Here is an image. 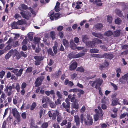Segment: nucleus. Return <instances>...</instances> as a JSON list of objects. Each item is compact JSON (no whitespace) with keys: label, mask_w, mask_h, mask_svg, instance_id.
Here are the masks:
<instances>
[{"label":"nucleus","mask_w":128,"mask_h":128,"mask_svg":"<svg viewBox=\"0 0 128 128\" xmlns=\"http://www.w3.org/2000/svg\"><path fill=\"white\" fill-rule=\"evenodd\" d=\"M70 48L73 50H75L76 48V45L73 41H70Z\"/></svg>","instance_id":"obj_18"},{"label":"nucleus","mask_w":128,"mask_h":128,"mask_svg":"<svg viewBox=\"0 0 128 128\" xmlns=\"http://www.w3.org/2000/svg\"><path fill=\"white\" fill-rule=\"evenodd\" d=\"M74 120L76 122V124L78 125L79 124L80 119L79 117L77 116H74Z\"/></svg>","instance_id":"obj_32"},{"label":"nucleus","mask_w":128,"mask_h":128,"mask_svg":"<svg viewBox=\"0 0 128 128\" xmlns=\"http://www.w3.org/2000/svg\"><path fill=\"white\" fill-rule=\"evenodd\" d=\"M12 46V44H8L5 47L4 49V50L6 51L8 50L11 48Z\"/></svg>","instance_id":"obj_41"},{"label":"nucleus","mask_w":128,"mask_h":128,"mask_svg":"<svg viewBox=\"0 0 128 128\" xmlns=\"http://www.w3.org/2000/svg\"><path fill=\"white\" fill-rule=\"evenodd\" d=\"M48 113L49 117H52V119L53 120H55L56 117L57 116L60 114L58 111L56 110L52 112L49 111Z\"/></svg>","instance_id":"obj_2"},{"label":"nucleus","mask_w":128,"mask_h":128,"mask_svg":"<svg viewBox=\"0 0 128 128\" xmlns=\"http://www.w3.org/2000/svg\"><path fill=\"white\" fill-rule=\"evenodd\" d=\"M60 3L58 2H57L54 8L55 11L56 12H58L60 11Z\"/></svg>","instance_id":"obj_16"},{"label":"nucleus","mask_w":128,"mask_h":128,"mask_svg":"<svg viewBox=\"0 0 128 128\" xmlns=\"http://www.w3.org/2000/svg\"><path fill=\"white\" fill-rule=\"evenodd\" d=\"M15 88V86L14 84H12V86H6V89L4 90L5 92H8L9 89L10 91H11L12 89H14Z\"/></svg>","instance_id":"obj_14"},{"label":"nucleus","mask_w":128,"mask_h":128,"mask_svg":"<svg viewBox=\"0 0 128 128\" xmlns=\"http://www.w3.org/2000/svg\"><path fill=\"white\" fill-rule=\"evenodd\" d=\"M77 66L76 62H73L69 66V70L71 71L74 70L77 68Z\"/></svg>","instance_id":"obj_5"},{"label":"nucleus","mask_w":128,"mask_h":128,"mask_svg":"<svg viewBox=\"0 0 128 128\" xmlns=\"http://www.w3.org/2000/svg\"><path fill=\"white\" fill-rule=\"evenodd\" d=\"M95 27L96 29L100 30L103 28V26L102 24L98 23L95 25Z\"/></svg>","instance_id":"obj_24"},{"label":"nucleus","mask_w":128,"mask_h":128,"mask_svg":"<svg viewBox=\"0 0 128 128\" xmlns=\"http://www.w3.org/2000/svg\"><path fill=\"white\" fill-rule=\"evenodd\" d=\"M114 34L115 36L116 37H118L120 34V32L119 30H116L114 32Z\"/></svg>","instance_id":"obj_33"},{"label":"nucleus","mask_w":128,"mask_h":128,"mask_svg":"<svg viewBox=\"0 0 128 128\" xmlns=\"http://www.w3.org/2000/svg\"><path fill=\"white\" fill-rule=\"evenodd\" d=\"M62 106L65 109H66L65 111L69 113L70 112V104H66L65 102H63L62 104Z\"/></svg>","instance_id":"obj_8"},{"label":"nucleus","mask_w":128,"mask_h":128,"mask_svg":"<svg viewBox=\"0 0 128 128\" xmlns=\"http://www.w3.org/2000/svg\"><path fill=\"white\" fill-rule=\"evenodd\" d=\"M48 53L49 54H50L52 56H54V54L51 48H49L48 50Z\"/></svg>","instance_id":"obj_43"},{"label":"nucleus","mask_w":128,"mask_h":128,"mask_svg":"<svg viewBox=\"0 0 128 128\" xmlns=\"http://www.w3.org/2000/svg\"><path fill=\"white\" fill-rule=\"evenodd\" d=\"M5 74V72L3 70H2L0 72V76L1 78H2L3 77L4 75Z\"/></svg>","instance_id":"obj_61"},{"label":"nucleus","mask_w":128,"mask_h":128,"mask_svg":"<svg viewBox=\"0 0 128 128\" xmlns=\"http://www.w3.org/2000/svg\"><path fill=\"white\" fill-rule=\"evenodd\" d=\"M115 22L116 24H118L121 23L122 22V20L120 18H117L115 19Z\"/></svg>","instance_id":"obj_51"},{"label":"nucleus","mask_w":128,"mask_h":128,"mask_svg":"<svg viewBox=\"0 0 128 128\" xmlns=\"http://www.w3.org/2000/svg\"><path fill=\"white\" fill-rule=\"evenodd\" d=\"M119 99L118 98L113 99L112 102V106H115L119 104Z\"/></svg>","instance_id":"obj_17"},{"label":"nucleus","mask_w":128,"mask_h":128,"mask_svg":"<svg viewBox=\"0 0 128 128\" xmlns=\"http://www.w3.org/2000/svg\"><path fill=\"white\" fill-rule=\"evenodd\" d=\"M16 58L18 60L20 59L21 57V55L20 52H18L16 54Z\"/></svg>","instance_id":"obj_60"},{"label":"nucleus","mask_w":128,"mask_h":128,"mask_svg":"<svg viewBox=\"0 0 128 128\" xmlns=\"http://www.w3.org/2000/svg\"><path fill=\"white\" fill-rule=\"evenodd\" d=\"M95 42L94 41H88L86 42V44L87 47L92 48L95 46Z\"/></svg>","instance_id":"obj_7"},{"label":"nucleus","mask_w":128,"mask_h":128,"mask_svg":"<svg viewBox=\"0 0 128 128\" xmlns=\"http://www.w3.org/2000/svg\"><path fill=\"white\" fill-rule=\"evenodd\" d=\"M50 36L52 40H54L55 38V33L54 31H52L50 33Z\"/></svg>","instance_id":"obj_27"},{"label":"nucleus","mask_w":128,"mask_h":128,"mask_svg":"<svg viewBox=\"0 0 128 128\" xmlns=\"http://www.w3.org/2000/svg\"><path fill=\"white\" fill-rule=\"evenodd\" d=\"M38 78H37L35 83V86L36 87H38L40 86L42 84V82L38 80Z\"/></svg>","instance_id":"obj_20"},{"label":"nucleus","mask_w":128,"mask_h":128,"mask_svg":"<svg viewBox=\"0 0 128 128\" xmlns=\"http://www.w3.org/2000/svg\"><path fill=\"white\" fill-rule=\"evenodd\" d=\"M60 98L58 99L55 101V103L56 105H58L61 104V101L59 99Z\"/></svg>","instance_id":"obj_63"},{"label":"nucleus","mask_w":128,"mask_h":128,"mask_svg":"<svg viewBox=\"0 0 128 128\" xmlns=\"http://www.w3.org/2000/svg\"><path fill=\"white\" fill-rule=\"evenodd\" d=\"M45 93L47 96H49L50 94L54 95L55 94L53 90H51L50 91H46Z\"/></svg>","instance_id":"obj_19"},{"label":"nucleus","mask_w":128,"mask_h":128,"mask_svg":"<svg viewBox=\"0 0 128 128\" xmlns=\"http://www.w3.org/2000/svg\"><path fill=\"white\" fill-rule=\"evenodd\" d=\"M112 16H108L107 18V21L110 23H111L112 22Z\"/></svg>","instance_id":"obj_58"},{"label":"nucleus","mask_w":128,"mask_h":128,"mask_svg":"<svg viewBox=\"0 0 128 128\" xmlns=\"http://www.w3.org/2000/svg\"><path fill=\"white\" fill-rule=\"evenodd\" d=\"M20 7H19V9L20 10L21 9L25 10L28 9V7L27 5L24 4H21L20 5Z\"/></svg>","instance_id":"obj_22"},{"label":"nucleus","mask_w":128,"mask_h":128,"mask_svg":"<svg viewBox=\"0 0 128 128\" xmlns=\"http://www.w3.org/2000/svg\"><path fill=\"white\" fill-rule=\"evenodd\" d=\"M36 106V102H33L30 106V110H34Z\"/></svg>","instance_id":"obj_38"},{"label":"nucleus","mask_w":128,"mask_h":128,"mask_svg":"<svg viewBox=\"0 0 128 128\" xmlns=\"http://www.w3.org/2000/svg\"><path fill=\"white\" fill-rule=\"evenodd\" d=\"M46 70L49 72H51L52 70V68L51 67H49L48 66H47L46 67Z\"/></svg>","instance_id":"obj_54"},{"label":"nucleus","mask_w":128,"mask_h":128,"mask_svg":"<svg viewBox=\"0 0 128 128\" xmlns=\"http://www.w3.org/2000/svg\"><path fill=\"white\" fill-rule=\"evenodd\" d=\"M102 56L103 58H105L111 60L114 57V55L112 54L105 53L103 54Z\"/></svg>","instance_id":"obj_9"},{"label":"nucleus","mask_w":128,"mask_h":128,"mask_svg":"<svg viewBox=\"0 0 128 128\" xmlns=\"http://www.w3.org/2000/svg\"><path fill=\"white\" fill-rule=\"evenodd\" d=\"M33 69L32 67L30 66L28 67L26 70V72L27 73H30L32 72Z\"/></svg>","instance_id":"obj_48"},{"label":"nucleus","mask_w":128,"mask_h":128,"mask_svg":"<svg viewBox=\"0 0 128 128\" xmlns=\"http://www.w3.org/2000/svg\"><path fill=\"white\" fill-rule=\"evenodd\" d=\"M18 23V25H22L24 24L26 22L24 20H18L17 22Z\"/></svg>","instance_id":"obj_28"},{"label":"nucleus","mask_w":128,"mask_h":128,"mask_svg":"<svg viewBox=\"0 0 128 128\" xmlns=\"http://www.w3.org/2000/svg\"><path fill=\"white\" fill-rule=\"evenodd\" d=\"M94 40L96 42H97L98 44H101L102 43V40L96 38H94Z\"/></svg>","instance_id":"obj_46"},{"label":"nucleus","mask_w":128,"mask_h":128,"mask_svg":"<svg viewBox=\"0 0 128 128\" xmlns=\"http://www.w3.org/2000/svg\"><path fill=\"white\" fill-rule=\"evenodd\" d=\"M100 47L102 49H103L104 51H107V48L106 46L103 45H100Z\"/></svg>","instance_id":"obj_56"},{"label":"nucleus","mask_w":128,"mask_h":128,"mask_svg":"<svg viewBox=\"0 0 128 128\" xmlns=\"http://www.w3.org/2000/svg\"><path fill=\"white\" fill-rule=\"evenodd\" d=\"M61 74V71L60 70H58L54 73L53 75L55 78H58L60 77Z\"/></svg>","instance_id":"obj_15"},{"label":"nucleus","mask_w":128,"mask_h":128,"mask_svg":"<svg viewBox=\"0 0 128 128\" xmlns=\"http://www.w3.org/2000/svg\"><path fill=\"white\" fill-rule=\"evenodd\" d=\"M75 95L74 94H73V95L70 94L68 96V98L70 100V101L71 102L73 103L78 102V100H77L75 99Z\"/></svg>","instance_id":"obj_6"},{"label":"nucleus","mask_w":128,"mask_h":128,"mask_svg":"<svg viewBox=\"0 0 128 128\" xmlns=\"http://www.w3.org/2000/svg\"><path fill=\"white\" fill-rule=\"evenodd\" d=\"M34 58L36 60L34 62V64L36 66L40 65L41 62V61L44 58L43 56L42 55L36 56L34 57Z\"/></svg>","instance_id":"obj_4"},{"label":"nucleus","mask_w":128,"mask_h":128,"mask_svg":"<svg viewBox=\"0 0 128 128\" xmlns=\"http://www.w3.org/2000/svg\"><path fill=\"white\" fill-rule=\"evenodd\" d=\"M57 118V120L58 122H61V120L62 118L60 115H59L58 116Z\"/></svg>","instance_id":"obj_55"},{"label":"nucleus","mask_w":128,"mask_h":128,"mask_svg":"<svg viewBox=\"0 0 128 128\" xmlns=\"http://www.w3.org/2000/svg\"><path fill=\"white\" fill-rule=\"evenodd\" d=\"M18 24L17 22H13L12 25V27L13 29H17L18 28L17 25Z\"/></svg>","instance_id":"obj_29"},{"label":"nucleus","mask_w":128,"mask_h":128,"mask_svg":"<svg viewBox=\"0 0 128 128\" xmlns=\"http://www.w3.org/2000/svg\"><path fill=\"white\" fill-rule=\"evenodd\" d=\"M54 11L52 10L51 11L49 12L48 14V16H62V13L60 12H57L56 13H55L54 14Z\"/></svg>","instance_id":"obj_10"},{"label":"nucleus","mask_w":128,"mask_h":128,"mask_svg":"<svg viewBox=\"0 0 128 128\" xmlns=\"http://www.w3.org/2000/svg\"><path fill=\"white\" fill-rule=\"evenodd\" d=\"M96 84V85L95 86V88L97 89L98 86H100L101 84H102V80H100V78H99L98 80L96 79L95 81Z\"/></svg>","instance_id":"obj_12"},{"label":"nucleus","mask_w":128,"mask_h":128,"mask_svg":"<svg viewBox=\"0 0 128 128\" xmlns=\"http://www.w3.org/2000/svg\"><path fill=\"white\" fill-rule=\"evenodd\" d=\"M48 124L46 122H44L41 126V127L42 128H46L47 127Z\"/></svg>","instance_id":"obj_52"},{"label":"nucleus","mask_w":128,"mask_h":128,"mask_svg":"<svg viewBox=\"0 0 128 128\" xmlns=\"http://www.w3.org/2000/svg\"><path fill=\"white\" fill-rule=\"evenodd\" d=\"M99 50H98L92 48L90 49V52L91 53H96L98 52Z\"/></svg>","instance_id":"obj_45"},{"label":"nucleus","mask_w":128,"mask_h":128,"mask_svg":"<svg viewBox=\"0 0 128 128\" xmlns=\"http://www.w3.org/2000/svg\"><path fill=\"white\" fill-rule=\"evenodd\" d=\"M58 50L59 51H64V48L62 46V45L61 44L60 45V48H58Z\"/></svg>","instance_id":"obj_57"},{"label":"nucleus","mask_w":128,"mask_h":128,"mask_svg":"<svg viewBox=\"0 0 128 128\" xmlns=\"http://www.w3.org/2000/svg\"><path fill=\"white\" fill-rule=\"evenodd\" d=\"M93 120L92 116L90 114H88L87 116V120L84 119V124L87 126L92 125L93 123Z\"/></svg>","instance_id":"obj_3"},{"label":"nucleus","mask_w":128,"mask_h":128,"mask_svg":"<svg viewBox=\"0 0 128 128\" xmlns=\"http://www.w3.org/2000/svg\"><path fill=\"white\" fill-rule=\"evenodd\" d=\"M52 48L54 53L55 54H56L58 50L57 47L56 46H54L52 47Z\"/></svg>","instance_id":"obj_53"},{"label":"nucleus","mask_w":128,"mask_h":128,"mask_svg":"<svg viewBox=\"0 0 128 128\" xmlns=\"http://www.w3.org/2000/svg\"><path fill=\"white\" fill-rule=\"evenodd\" d=\"M127 115L126 113H124L123 114H121L120 116V118L121 119L124 118Z\"/></svg>","instance_id":"obj_59"},{"label":"nucleus","mask_w":128,"mask_h":128,"mask_svg":"<svg viewBox=\"0 0 128 128\" xmlns=\"http://www.w3.org/2000/svg\"><path fill=\"white\" fill-rule=\"evenodd\" d=\"M92 34L95 37L102 39L103 38L102 34L100 33H96L95 32H92Z\"/></svg>","instance_id":"obj_13"},{"label":"nucleus","mask_w":128,"mask_h":128,"mask_svg":"<svg viewBox=\"0 0 128 128\" xmlns=\"http://www.w3.org/2000/svg\"><path fill=\"white\" fill-rule=\"evenodd\" d=\"M22 56L24 57V58H26L27 57V55L26 52L23 51H21L20 52Z\"/></svg>","instance_id":"obj_47"},{"label":"nucleus","mask_w":128,"mask_h":128,"mask_svg":"<svg viewBox=\"0 0 128 128\" xmlns=\"http://www.w3.org/2000/svg\"><path fill=\"white\" fill-rule=\"evenodd\" d=\"M115 12L117 15H122V13L121 11L118 9H116V10Z\"/></svg>","instance_id":"obj_50"},{"label":"nucleus","mask_w":128,"mask_h":128,"mask_svg":"<svg viewBox=\"0 0 128 128\" xmlns=\"http://www.w3.org/2000/svg\"><path fill=\"white\" fill-rule=\"evenodd\" d=\"M113 34V32L112 31L110 30H108L106 32H104V34L106 36L109 37L111 36Z\"/></svg>","instance_id":"obj_25"},{"label":"nucleus","mask_w":128,"mask_h":128,"mask_svg":"<svg viewBox=\"0 0 128 128\" xmlns=\"http://www.w3.org/2000/svg\"><path fill=\"white\" fill-rule=\"evenodd\" d=\"M78 102L77 103H76L75 102L72 105V106L73 108H76V109H78Z\"/></svg>","instance_id":"obj_44"},{"label":"nucleus","mask_w":128,"mask_h":128,"mask_svg":"<svg viewBox=\"0 0 128 128\" xmlns=\"http://www.w3.org/2000/svg\"><path fill=\"white\" fill-rule=\"evenodd\" d=\"M21 116L23 119H26V114L25 112L22 113L21 114Z\"/></svg>","instance_id":"obj_64"},{"label":"nucleus","mask_w":128,"mask_h":128,"mask_svg":"<svg viewBox=\"0 0 128 128\" xmlns=\"http://www.w3.org/2000/svg\"><path fill=\"white\" fill-rule=\"evenodd\" d=\"M68 57L70 60L72 58H75V53L71 52L69 54Z\"/></svg>","instance_id":"obj_39"},{"label":"nucleus","mask_w":128,"mask_h":128,"mask_svg":"<svg viewBox=\"0 0 128 128\" xmlns=\"http://www.w3.org/2000/svg\"><path fill=\"white\" fill-rule=\"evenodd\" d=\"M128 72L124 76H122V78H123L126 82V80L128 78Z\"/></svg>","instance_id":"obj_49"},{"label":"nucleus","mask_w":128,"mask_h":128,"mask_svg":"<svg viewBox=\"0 0 128 128\" xmlns=\"http://www.w3.org/2000/svg\"><path fill=\"white\" fill-rule=\"evenodd\" d=\"M94 112L95 114L94 116V121H97L100 119L103 116L104 113L103 112H99V110L96 109L94 110Z\"/></svg>","instance_id":"obj_1"},{"label":"nucleus","mask_w":128,"mask_h":128,"mask_svg":"<svg viewBox=\"0 0 128 128\" xmlns=\"http://www.w3.org/2000/svg\"><path fill=\"white\" fill-rule=\"evenodd\" d=\"M40 40V38L36 37H34V42L35 44L39 45Z\"/></svg>","instance_id":"obj_21"},{"label":"nucleus","mask_w":128,"mask_h":128,"mask_svg":"<svg viewBox=\"0 0 128 128\" xmlns=\"http://www.w3.org/2000/svg\"><path fill=\"white\" fill-rule=\"evenodd\" d=\"M91 56L92 57H96L99 58H102L103 57L102 56H101L99 54H93L91 55Z\"/></svg>","instance_id":"obj_31"},{"label":"nucleus","mask_w":128,"mask_h":128,"mask_svg":"<svg viewBox=\"0 0 128 128\" xmlns=\"http://www.w3.org/2000/svg\"><path fill=\"white\" fill-rule=\"evenodd\" d=\"M50 106L52 108H54L56 107V104L52 101L49 102Z\"/></svg>","instance_id":"obj_30"},{"label":"nucleus","mask_w":128,"mask_h":128,"mask_svg":"<svg viewBox=\"0 0 128 128\" xmlns=\"http://www.w3.org/2000/svg\"><path fill=\"white\" fill-rule=\"evenodd\" d=\"M88 39V37L86 35H84L82 37V40L83 42L85 43L87 42V41Z\"/></svg>","instance_id":"obj_37"},{"label":"nucleus","mask_w":128,"mask_h":128,"mask_svg":"<svg viewBox=\"0 0 128 128\" xmlns=\"http://www.w3.org/2000/svg\"><path fill=\"white\" fill-rule=\"evenodd\" d=\"M62 42L63 44L67 48L68 47L69 43L67 40L64 39L62 40Z\"/></svg>","instance_id":"obj_23"},{"label":"nucleus","mask_w":128,"mask_h":128,"mask_svg":"<svg viewBox=\"0 0 128 128\" xmlns=\"http://www.w3.org/2000/svg\"><path fill=\"white\" fill-rule=\"evenodd\" d=\"M28 10L32 14H34V15L36 14L37 12L34 11L32 8L29 7L28 8Z\"/></svg>","instance_id":"obj_40"},{"label":"nucleus","mask_w":128,"mask_h":128,"mask_svg":"<svg viewBox=\"0 0 128 128\" xmlns=\"http://www.w3.org/2000/svg\"><path fill=\"white\" fill-rule=\"evenodd\" d=\"M56 95L59 98H62V95L59 91H57L56 92Z\"/></svg>","instance_id":"obj_62"},{"label":"nucleus","mask_w":128,"mask_h":128,"mask_svg":"<svg viewBox=\"0 0 128 128\" xmlns=\"http://www.w3.org/2000/svg\"><path fill=\"white\" fill-rule=\"evenodd\" d=\"M95 4H96L97 5L99 6H100L102 4V3L100 0H96Z\"/></svg>","instance_id":"obj_42"},{"label":"nucleus","mask_w":128,"mask_h":128,"mask_svg":"<svg viewBox=\"0 0 128 128\" xmlns=\"http://www.w3.org/2000/svg\"><path fill=\"white\" fill-rule=\"evenodd\" d=\"M14 116L15 117L17 122H19L21 120L20 116L19 114L17 115H16Z\"/></svg>","instance_id":"obj_36"},{"label":"nucleus","mask_w":128,"mask_h":128,"mask_svg":"<svg viewBox=\"0 0 128 128\" xmlns=\"http://www.w3.org/2000/svg\"><path fill=\"white\" fill-rule=\"evenodd\" d=\"M14 52V51L12 49L10 50L9 52H8L5 56L4 58L6 60L9 59V58L10 57Z\"/></svg>","instance_id":"obj_11"},{"label":"nucleus","mask_w":128,"mask_h":128,"mask_svg":"<svg viewBox=\"0 0 128 128\" xmlns=\"http://www.w3.org/2000/svg\"><path fill=\"white\" fill-rule=\"evenodd\" d=\"M12 112L14 116L19 114V113L16 108H13L12 110Z\"/></svg>","instance_id":"obj_26"},{"label":"nucleus","mask_w":128,"mask_h":128,"mask_svg":"<svg viewBox=\"0 0 128 128\" xmlns=\"http://www.w3.org/2000/svg\"><path fill=\"white\" fill-rule=\"evenodd\" d=\"M28 37L30 41H32L33 38V34L31 32H30L28 34Z\"/></svg>","instance_id":"obj_34"},{"label":"nucleus","mask_w":128,"mask_h":128,"mask_svg":"<svg viewBox=\"0 0 128 128\" xmlns=\"http://www.w3.org/2000/svg\"><path fill=\"white\" fill-rule=\"evenodd\" d=\"M15 88L18 92H20V86L18 83H16Z\"/></svg>","instance_id":"obj_35"}]
</instances>
